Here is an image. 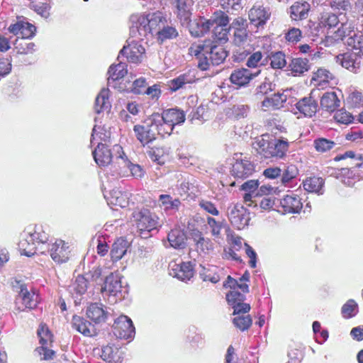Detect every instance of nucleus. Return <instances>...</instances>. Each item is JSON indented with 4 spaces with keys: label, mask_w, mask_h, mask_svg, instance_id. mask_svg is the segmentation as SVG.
I'll use <instances>...</instances> for the list:
<instances>
[{
    "label": "nucleus",
    "mask_w": 363,
    "mask_h": 363,
    "mask_svg": "<svg viewBox=\"0 0 363 363\" xmlns=\"http://www.w3.org/2000/svg\"><path fill=\"white\" fill-rule=\"evenodd\" d=\"M320 103L322 109L329 113L335 111L340 105V101L334 91L325 93Z\"/></svg>",
    "instance_id": "obj_29"
},
{
    "label": "nucleus",
    "mask_w": 363,
    "mask_h": 363,
    "mask_svg": "<svg viewBox=\"0 0 363 363\" xmlns=\"http://www.w3.org/2000/svg\"><path fill=\"white\" fill-rule=\"evenodd\" d=\"M230 28L233 29V42L236 46H242L247 42L248 38L247 25L246 20L242 18H235Z\"/></svg>",
    "instance_id": "obj_18"
},
{
    "label": "nucleus",
    "mask_w": 363,
    "mask_h": 363,
    "mask_svg": "<svg viewBox=\"0 0 363 363\" xmlns=\"http://www.w3.org/2000/svg\"><path fill=\"white\" fill-rule=\"evenodd\" d=\"M302 38V32L299 28H291L285 35L286 40L292 43H296Z\"/></svg>",
    "instance_id": "obj_63"
},
{
    "label": "nucleus",
    "mask_w": 363,
    "mask_h": 363,
    "mask_svg": "<svg viewBox=\"0 0 363 363\" xmlns=\"http://www.w3.org/2000/svg\"><path fill=\"white\" fill-rule=\"evenodd\" d=\"M257 73L253 74L246 68H238L233 71L230 80L232 84L238 87L245 86L256 77Z\"/></svg>",
    "instance_id": "obj_21"
},
{
    "label": "nucleus",
    "mask_w": 363,
    "mask_h": 363,
    "mask_svg": "<svg viewBox=\"0 0 363 363\" xmlns=\"http://www.w3.org/2000/svg\"><path fill=\"white\" fill-rule=\"evenodd\" d=\"M225 298L228 304L232 307L236 303L244 301L245 300V296L238 290H230L226 294Z\"/></svg>",
    "instance_id": "obj_51"
},
{
    "label": "nucleus",
    "mask_w": 363,
    "mask_h": 363,
    "mask_svg": "<svg viewBox=\"0 0 363 363\" xmlns=\"http://www.w3.org/2000/svg\"><path fill=\"white\" fill-rule=\"evenodd\" d=\"M190 13L189 12L183 11V18L188 21L189 30L192 36L199 37L209 31L212 23L211 21H204L200 18L199 20L191 21L189 19Z\"/></svg>",
    "instance_id": "obj_15"
},
{
    "label": "nucleus",
    "mask_w": 363,
    "mask_h": 363,
    "mask_svg": "<svg viewBox=\"0 0 363 363\" xmlns=\"http://www.w3.org/2000/svg\"><path fill=\"white\" fill-rule=\"evenodd\" d=\"M324 185V180L321 177H311L303 182V189L311 193H319Z\"/></svg>",
    "instance_id": "obj_38"
},
{
    "label": "nucleus",
    "mask_w": 363,
    "mask_h": 363,
    "mask_svg": "<svg viewBox=\"0 0 363 363\" xmlns=\"http://www.w3.org/2000/svg\"><path fill=\"white\" fill-rule=\"evenodd\" d=\"M180 204L181 202L179 199H173L169 194H161L159 196L158 206L164 211L174 209L178 210Z\"/></svg>",
    "instance_id": "obj_36"
},
{
    "label": "nucleus",
    "mask_w": 363,
    "mask_h": 363,
    "mask_svg": "<svg viewBox=\"0 0 363 363\" xmlns=\"http://www.w3.org/2000/svg\"><path fill=\"white\" fill-rule=\"evenodd\" d=\"M88 289V277L79 275L71 286V291L77 296H82L85 294Z\"/></svg>",
    "instance_id": "obj_41"
},
{
    "label": "nucleus",
    "mask_w": 363,
    "mask_h": 363,
    "mask_svg": "<svg viewBox=\"0 0 363 363\" xmlns=\"http://www.w3.org/2000/svg\"><path fill=\"white\" fill-rule=\"evenodd\" d=\"M189 54L199 59L198 67L201 70H208L210 64H221L228 56L223 45H213L211 40H205L202 44L193 43L189 49Z\"/></svg>",
    "instance_id": "obj_2"
},
{
    "label": "nucleus",
    "mask_w": 363,
    "mask_h": 363,
    "mask_svg": "<svg viewBox=\"0 0 363 363\" xmlns=\"http://www.w3.org/2000/svg\"><path fill=\"white\" fill-rule=\"evenodd\" d=\"M313 145L317 152L323 154L333 150L335 147L336 143L332 140L320 137L313 140Z\"/></svg>",
    "instance_id": "obj_40"
},
{
    "label": "nucleus",
    "mask_w": 363,
    "mask_h": 363,
    "mask_svg": "<svg viewBox=\"0 0 363 363\" xmlns=\"http://www.w3.org/2000/svg\"><path fill=\"white\" fill-rule=\"evenodd\" d=\"M128 247V242L123 239H118L112 245L111 250V259L113 261H118L121 259L126 253Z\"/></svg>",
    "instance_id": "obj_35"
},
{
    "label": "nucleus",
    "mask_w": 363,
    "mask_h": 363,
    "mask_svg": "<svg viewBox=\"0 0 363 363\" xmlns=\"http://www.w3.org/2000/svg\"><path fill=\"white\" fill-rule=\"evenodd\" d=\"M298 174V169L297 167L294 164H288L285 167L281 172V182L284 185L287 184L294 179H295Z\"/></svg>",
    "instance_id": "obj_43"
},
{
    "label": "nucleus",
    "mask_w": 363,
    "mask_h": 363,
    "mask_svg": "<svg viewBox=\"0 0 363 363\" xmlns=\"http://www.w3.org/2000/svg\"><path fill=\"white\" fill-rule=\"evenodd\" d=\"M49 253L54 262L62 264L67 262L70 257L69 246L62 240L51 243Z\"/></svg>",
    "instance_id": "obj_12"
},
{
    "label": "nucleus",
    "mask_w": 363,
    "mask_h": 363,
    "mask_svg": "<svg viewBox=\"0 0 363 363\" xmlns=\"http://www.w3.org/2000/svg\"><path fill=\"white\" fill-rule=\"evenodd\" d=\"M114 152V157L116 158V162L118 166V169H116L118 172V174L121 175L122 174H125L126 172V169H128V167L130 165L131 162L128 159L127 156L125 155L123 148L121 146L118 145H116L113 147V150Z\"/></svg>",
    "instance_id": "obj_30"
},
{
    "label": "nucleus",
    "mask_w": 363,
    "mask_h": 363,
    "mask_svg": "<svg viewBox=\"0 0 363 363\" xmlns=\"http://www.w3.org/2000/svg\"><path fill=\"white\" fill-rule=\"evenodd\" d=\"M229 28L227 26H215L213 28L214 38L219 42L225 43L228 40Z\"/></svg>",
    "instance_id": "obj_57"
},
{
    "label": "nucleus",
    "mask_w": 363,
    "mask_h": 363,
    "mask_svg": "<svg viewBox=\"0 0 363 363\" xmlns=\"http://www.w3.org/2000/svg\"><path fill=\"white\" fill-rule=\"evenodd\" d=\"M38 336L42 345H49L52 342V335L48 328L45 324H41L38 329Z\"/></svg>",
    "instance_id": "obj_47"
},
{
    "label": "nucleus",
    "mask_w": 363,
    "mask_h": 363,
    "mask_svg": "<svg viewBox=\"0 0 363 363\" xmlns=\"http://www.w3.org/2000/svg\"><path fill=\"white\" fill-rule=\"evenodd\" d=\"M234 325L241 331L248 330L252 324V319L249 314L237 315L233 319Z\"/></svg>",
    "instance_id": "obj_44"
},
{
    "label": "nucleus",
    "mask_w": 363,
    "mask_h": 363,
    "mask_svg": "<svg viewBox=\"0 0 363 363\" xmlns=\"http://www.w3.org/2000/svg\"><path fill=\"white\" fill-rule=\"evenodd\" d=\"M357 312L358 306L353 299L348 300L341 308L342 315L346 319L354 317Z\"/></svg>",
    "instance_id": "obj_45"
},
{
    "label": "nucleus",
    "mask_w": 363,
    "mask_h": 363,
    "mask_svg": "<svg viewBox=\"0 0 363 363\" xmlns=\"http://www.w3.org/2000/svg\"><path fill=\"white\" fill-rule=\"evenodd\" d=\"M122 352L117 347L113 345H106L102 348L101 358L108 362L118 363L121 359Z\"/></svg>",
    "instance_id": "obj_33"
},
{
    "label": "nucleus",
    "mask_w": 363,
    "mask_h": 363,
    "mask_svg": "<svg viewBox=\"0 0 363 363\" xmlns=\"http://www.w3.org/2000/svg\"><path fill=\"white\" fill-rule=\"evenodd\" d=\"M363 156L359 155L358 162L351 167L339 169L335 172V177L348 186H353L357 182L363 179Z\"/></svg>",
    "instance_id": "obj_5"
},
{
    "label": "nucleus",
    "mask_w": 363,
    "mask_h": 363,
    "mask_svg": "<svg viewBox=\"0 0 363 363\" xmlns=\"http://www.w3.org/2000/svg\"><path fill=\"white\" fill-rule=\"evenodd\" d=\"M35 45L33 43H27L23 41L19 43H16V49L17 53L21 55H28L32 54L35 51Z\"/></svg>",
    "instance_id": "obj_60"
},
{
    "label": "nucleus",
    "mask_w": 363,
    "mask_h": 363,
    "mask_svg": "<svg viewBox=\"0 0 363 363\" xmlns=\"http://www.w3.org/2000/svg\"><path fill=\"white\" fill-rule=\"evenodd\" d=\"M72 327L80 333L87 337H92L96 335L94 326L83 318L74 315L72 320Z\"/></svg>",
    "instance_id": "obj_25"
},
{
    "label": "nucleus",
    "mask_w": 363,
    "mask_h": 363,
    "mask_svg": "<svg viewBox=\"0 0 363 363\" xmlns=\"http://www.w3.org/2000/svg\"><path fill=\"white\" fill-rule=\"evenodd\" d=\"M330 6L335 11H346L351 8L349 0H330Z\"/></svg>",
    "instance_id": "obj_62"
},
{
    "label": "nucleus",
    "mask_w": 363,
    "mask_h": 363,
    "mask_svg": "<svg viewBox=\"0 0 363 363\" xmlns=\"http://www.w3.org/2000/svg\"><path fill=\"white\" fill-rule=\"evenodd\" d=\"M34 237L35 235L30 228L21 233L18 246L21 255L30 257L35 254L36 244Z\"/></svg>",
    "instance_id": "obj_13"
},
{
    "label": "nucleus",
    "mask_w": 363,
    "mask_h": 363,
    "mask_svg": "<svg viewBox=\"0 0 363 363\" xmlns=\"http://www.w3.org/2000/svg\"><path fill=\"white\" fill-rule=\"evenodd\" d=\"M255 145L257 154L264 159H284L289 149V142L287 139L275 138L269 134H264L257 138Z\"/></svg>",
    "instance_id": "obj_3"
},
{
    "label": "nucleus",
    "mask_w": 363,
    "mask_h": 363,
    "mask_svg": "<svg viewBox=\"0 0 363 363\" xmlns=\"http://www.w3.org/2000/svg\"><path fill=\"white\" fill-rule=\"evenodd\" d=\"M17 301H20L23 305V307L18 306L20 311L25 308L33 309L37 306L38 295L33 291H28L26 288L21 287Z\"/></svg>",
    "instance_id": "obj_23"
},
{
    "label": "nucleus",
    "mask_w": 363,
    "mask_h": 363,
    "mask_svg": "<svg viewBox=\"0 0 363 363\" xmlns=\"http://www.w3.org/2000/svg\"><path fill=\"white\" fill-rule=\"evenodd\" d=\"M182 272V258L178 257L169 264V274L177 278L179 280L181 279L180 273Z\"/></svg>",
    "instance_id": "obj_53"
},
{
    "label": "nucleus",
    "mask_w": 363,
    "mask_h": 363,
    "mask_svg": "<svg viewBox=\"0 0 363 363\" xmlns=\"http://www.w3.org/2000/svg\"><path fill=\"white\" fill-rule=\"evenodd\" d=\"M287 100L286 95L281 93L267 96L262 101V107L264 111L279 109L284 106Z\"/></svg>",
    "instance_id": "obj_26"
},
{
    "label": "nucleus",
    "mask_w": 363,
    "mask_h": 363,
    "mask_svg": "<svg viewBox=\"0 0 363 363\" xmlns=\"http://www.w3.org/2000/svg\"><path fill=\"white\" fill-rule=\"evenodd\" d=\"M127 65L125 63L119 62L117 65H112L108 71V84H111V81H116L123 78L128 72Z\"/></svg>",
    "instance_id": "obj_37"
},
{
    "label": "nucleus",
    "mask_w": 363,
    "mask_h": 363,
    "mask_svg": "<svg viewBox=\"0 0 363 363\" xmlns=\"http://www.w3.org/2000/svg\"><path fill=\"white\" fill-rule=\"evenodd\" d=\"M150 158L158 164H163L165 162L164 152L162 148L154 147L148 151Z\"/></svg>",
    "instance_id": "obj_55"
},
{
    "label": "nucleus",
    "mask_w": 363,
    "mask_h": 363,
    "mask_svg": "<svg viewBox=\"0 0 363 363\" xmlns=\"http://www.w3.org/2000/svg\"><path fill=\"white\" fill-rule=\"evenodd\" d=\"M295 107L298 113L307 118H312L318 110V102L312 96V92L308 96H305L298 100L295 104Z\"/></svg>",
    "instance_id": "obj_14"
},
{
    "label": "nucleus",
    "mask_w": 363,
    "mask_h": 363,
    "mask_svg": "<svg viewBox=\"0 0 363 363\" xmlns=\"http://www.w3.org/2000/svg\"><path fill=\"white\" fill-rule=\"evenodd\" d=\"M110 138V133L101 126L94 125L91 134V142L94 143V140H96L98 138L102 143V142H106V140Z\"/></svg>",
    "instance_id": "obj_52"
},
{
    "label": "nucleus",
    "mask_w": 363,
    "mask_h": 363,
    "mask_svg": "<svg viewBox=\"0 0 363 363\" xmlns=\"http://www.w3.org/2000/svg\"><path fill=\"white\" fill-rule=\"evenodd\" d=\"M335 77L329 70L323 68H319L313 73L311 81L314 85L320 89H325L330 86L332 81Z\"/></svg>",
    "instance_id": "obj_24"
},
{
    "label": "nucleus",
    "mask_w": 363,
    "mask_h": 363,
    "mask_svg": "<svg viewBox=\"0 0 363 363\" xmlns=\"http://www.w3.org/2000/svg\"><path fill=\"white\" fill-rule=\"evenodd\" d=\"M93 156L99 166L105 167L111 162L114 152H111L104 144L98 143L97 147L93 152Z\"/></svg>",
    "instance_id": "obj_22"
},
{
    "label": "nucleus",
    "mask_w": 363,
    "mask_h": 363,
    "mask_svg": "<svg viewBox=\"0 0 363 363\" xmlns=\"http://www.w3.org/2000/svg\"><path fill=\"white\" fill-rule=\"evenodd\" d=\"M121 277L118 274L111 273L106 277L104 286L101 287V292L113 297L121 299L124 297L123 294V286Z\"/></svg>",
    "instance_id": "obj_10"
},
{
    "label": "nucleus",
    "mask_w": 363,
    "mask_h": 363,
    "mask_svg": "<svg viewBox=\"0 0 363 363\" xmlns=\"http://www.w3.org/2000/svg\"><path fill=\"white\" fill-rule=\"evenodd\" d=\"M223 287L225 289H230V290L241 289L243 293L249 292V286L246 283H240L238 280L233 279L231 276L228 275L226 280L223 283Z\"/></svg>",
    "instance_id": "obj_46"
},
{
    "label": "nucleus",
    "mask_w": 363,
    "mask_h": 363,
    "mask_svg": "<svg viewBox=\"0 0 363 363\" xmlns=\"http://www.w3.org/2000/svg\"><path fill=\"white\" fill-rule=\"evenodd\" d=\"M354 32V26L352 23L346 21L334 33L333 38L335 40H343L347 36H350Z\"/></svg>",
    "instance_id": "obj_42"
},
{
    "label": "nucleus",
    "mask_w": 363,
    "mask_h": 363,
    "mask_svg": "<svg viewBox=\"0 0 363 363\" xmlns=\"http://www.w3.org/2000/svg\"><path fill=\"white\" fill-rule=\"evenodd\" d=\"M251 54L250 49L246 50L241 46H237V48L233 51V58L235 62H242L248 55Z\"/></svg>",
    "instance_id": "obj_64"
},
{
    "label": "nucleus",
    "mask_w": 363,
    "mask_h": 363,
    "mask_svg": "<svg viewBox=\"0 0 363 363\" xmlns=\"http://www.w3.org/2000/svg\"><path fill=\"white\" fill-rule=\"evenodd\" d=\"M179 127L176 125H167L163 122L158 124H155V130L158 134L164 135L165 134L170 135L176 130V133H179V130H177Z\"/></svg>",
    "instance_id": "obj_61"
},
{
    "label": "nucleus",
    "mask_w": 363,
    "mask_h": 363,
    "mask_svg": "<svg viewBox=\"0 0 363 363\" xmlns=\"http://www.w3.org/2000/svg\"><path fill=\"white\" fill-rule=\"evenodd\" d=\"M146 80L144 77L135 79L132 84L130 91L135 94H142L146 90Z\"/></svg>",
    "instance_id": "obj_59"
},
{
    "label": "nucleus",
    "mask_w": 363,
    "mask_h": 363,
    "mask_svg": "<svg viewBox=\"0 0 363 363\" xmlns=\"http://www.w3.org/2000/svg\"><path fill=\"white\" fill-rule=\"evenodd\" d=\"M153 123L163 122L167 125L180 126L182 123V112L177 108H169L164 111L162 116L159 113L152 114Z\"/></svg>",
    "instance_id": "obj_17"
},
{
    "label": "nucleus",
    "mask_w": 363,
    "mask_h": 363,
    "mask_svg": "<svg viewBox=\"0 0 363 363\" xmlns=\"http://www.w3.org/2000/svg\"><path fill=\"white\" fill-rule=\"evenodd\" d=\"M255 172V166L242 153H235L230 167V174L236 179L244 180Z\"/></svg>",
    "instance_id": "obj_4"
},
{
    "label": "nucleus",
    "mask_w": 363,
    "mask_h": 363,
    "mask_svg": "<svg viewBox=\"0 0 363 363\" xmlns=\"http://www.w3.org/2000/svg\"><path fill=\"white\" fill-rule=\"evenodd\" d=\"M228 219L235 228L243 229L250 221L248 210L242 205L236 204L230 209Z\"/></svg>",
    "instance_id": "obj_11"
},
{
    "label": "nucleus",
    "mask_w": 363,
    "mask_h": 363,
    "mask_svg": "<svg viewBox=\"0 0 363 363\" xmlns=\"http://www.w3.org/2000/svg\"><path fill=\"white\" fill-rule=\"evenodd\" d=\"M127 43L121 50L118 58L122 55L125 56L129 62L135 64L141 62L145 55V48L140 42L134 40H128Z\"/></svg>",
    "instance_id": "obj_6"
},
{
    "label": "nucleus",
    "mask_w": 363,
    "mask_h": 363,
    "mask_svg": "<svg viewBox=\"0 0 363 363\" xmlns=\"http://www.w3.org/2000/svg\"><path fill=\"white\" fill-rule=\"evenodd\" d=\"M134 218L137 228L140 231H151L159 225L158 218L147 209H143L135 213Z\"/></svg>",
    "instance_id": "obj_8"
},
{
    "label": "nucleus",
    "mask_w": 363,
    "mask_h": 363,
    "mask_svg": "<svg viewBox=\"0 0 363 363\" xmlns=\"http://www.w3.org/2000/svg\"><path fill=\"white\" fill-rule=\"evenodd\" d=\"M337 61L340 65L353 72H357L359 69V62H357L356 57L350 53H344L337 56Z\"/></svg>",
    "instance_id": "obj_34"
},
{
    "label": "nucleus",
    "mask_w": 363,
    "mask_h": 363,
    "mask_svg": "<svg viewBox=\"0 0 363 363\" xmlns=\"http://www.w3.org/2000/svg\"><path fill=\"white\" fill-rule=\"evenodd\" d=\"M113 327L115 335L121 339L128 340L135 335V327L131 319L126 315L118 317L114 321Z\"/></svg>",
    "instance_id": "obj_9"
},
{
    "label": "nucleus",
    "mask_w": 363,
    "mask_h": 363,
    "mask_svg": "<svg viewBox=\"0 0 363 363\" xmlns=\"http://www.w3.org/2000/svg\"><path fill=\"white\" fill-rule=\"evenodd\" d=\"M270 65L274 69H281L286 64L285 55L282 52H277L272 55Z\"/></svg>",
    "instance_id": "obj_56"
},
{
    "label": "nucleus",
    "mask_w": 363,
    "mask_h": 363,
    "mask_svg": "<svg viewBox=\"0 0 363 363\" xmlns=\"http://www.w3.org/2000/svg\"><path fill=\"white\" fill-rule=\"evenodd\" d=\"M293 76H299L309 69L308 60L303 58H294L289 64Z\"/></svg>",
    "instance_id": "obj_39"
},
{
    "label": "nucleus",
    "mask_w": 363,
    "mask_h": 363,
    "mask_svg": "<svg viewBox=\"0 0 363 363\" xmlns=\"http://www.w3.org/2000/svg\"><path fill=\"white\" fill-rule=\"evenodd\" d=\"M311 6L307 2H295L290 7V17L294 21H301L308 17Z\"/></svg>",
    "instance_id": "obj_31"
},
{
    "label": "nucleus",
    "mask_w": 363,
    "mask_h": 363,
    "mask_svg": "<svg viewBox=\"0 0 363 363\" xmlns=\"http://www.w3.org/2000/svg\"><path fill=\"white\" fill-rule=\"evenodd\" d=\"M301 198L296 194H287L280 201L284 211L287 213H297L303 208Z\"/></svg>",
    "instance_id": "obj_20"
},
{
    "label": "nucleus",
    "mask_w": 363,
    "mask_h": 363,
    "mask_svg": "<svg viewBox=\"0 0 363 363\" xmlns=\"http://www.w3.org/2000/svg\"><path fill=\"white\" fill-rule=\"evenodd\" d=\"M333 118L337 123L345 125L352 123L354 120L353 116L344 109L336 111Z\"/></svg>",
    "instance_id": "obj_54"
},
{
    "label": "nucleus",
    "mask_w": 363,
    "mask_h": 363,
    "mask_svg": "<svg viewBox=\"0 0 363 363\" xmlns=\"http://www.w3.org/2000/svg\"><path fill=\"white\" fill-rule=\"evenodd\" d=\"M87 317L96 323L104 322L107 318V312L101 303L90 304L86 309Z\"/></svg>",
    "instance_id": "obj_28"
},
{
    "label": "nucleus",
    "mask_w": 363,
    "mask_h": 363,
    "mask_svg": "<svg viewBox=\"0 0 363 363\" xmlns=\"http://www.w3.org/2000/svg\"><path fill=\"white\" fill-rule=\"evenodd\" d=\"M108 96V89H102L95 100L94 109L97 113L105 111L108 112L110 110L111 105Z\"/></svg>",
    "instance_id": "obj_32"
},
{
    "label": "nucleus",
    "mask_w": 363,
    "mask_h": 363,
    "mask_svg": "<svg viewBox=\"0 0 363 363\" xmlns=\"http://www.w3.org/2000/svg\"><path fill=\"white\" fill-rule=\"evenodd\" d=\"M10 33L22 39L32 38L35 35V27L23 20H18L16 23L9 27Z\"/></svg>",
    "instance_id": "obj_19"
},
{
    "label": "nucleus",
    "mask_w": 363,
    "mask_h": 363,
    "mask_svg": "<svg viewBox=\"0 0 363 363\" xmlns=\"http://www.w3.org/2000/svg\"><path fill=\"white\" fill-rule=\"evenodd\" d=\"M347 45L354 50H359L363 53V33H354L352 36L347 38Z\"/></svg>",
    "instance_id": "obj_49"
},
{
    "label": "nucleus",
    "mask_w": 363,
    "mask_h": 363,
    "mask_svg": "<svg viewBox=\"0 0 363 363\" xmlns=\"http://www.w3.org/2000/svg\"><path fill=\"white\" fill-rule=\"evenodd\" d=\"M250 23L259 28L266 24L271 17V11L269 7H264L261 5L253 6L248 13Z\"/></svg>",
    "instance_id": "obj_16"
},
{
    "label": "nucleus",
    "mask_w": 363,
    "mask_h": 363,
    "mask_svg": "<svg viewBox=\"0 0 363 363\" xmlns=\"http://www.w3.org/2000/svg\"><path fill=\"white\" fill-rule=\"evenodd\" d=\"M130 194L128 191H121L119 189H113L109 193L107 202L109 205L125 208L129 204Z\"/></svg>",
    "instance_id": "obj_27"
},
{
    "label": "nucleus",
    "mask_w": 363,
    "mask_h": 363,
    "mask_svg": "<svg viewBox=\"0 0 363 363\" xmlns=\"http://www.w3.org/2000/svg\"><path fill=\"white\" fill-rule=\"evenodd\" d=\"M211 23L212 26L216 24V26H227L229 23V18L224 12L216 11L214 13Z\"/></svg>",
    "instance_id": "obj_58"
},
{
    "label": "nucleus",
    "mask_w": 363,
    "mask_h": 363,
    "mask_svg": "<svg viewBox=\"0 0 363 363\" xmlns=\"http://www.w3.org/2000/svg\"><path fill=\"white\" fill-rule=\"evenodd\" d=\"M166 24H163V26L157 34V39L162 42L166 39L176 37L178 35L177 30L174 27L167 26Z\"/></svg>",
    "instance_id": "obj_48"
},
{
    "label": "nucleus",
    "mask_w": 363,
    "mask_h": 363,
    "mask_svg": "<svg viewBox=\"0 0 363 363\" xmlns=\"http://www.w3.org/2000/svg\"><path fill=\"white\" fill-rule=\"evenodd\" d=\"M167 240L171 247L179 249L182 245V230L179 228L172 230L168 234Z\"/></svg>",
    "instance_id": "obj_50"
},
{
    "label": "nucleus",
    "mask_w": 363,
    "mask_h": 363,
    "mask_svg": "<svg viewBox=\"0 0 363 363\" xmlns=\"http://www.w3.org/2000/svg\"><path fill=\"white\" fill-rule=\"evenodd\" d=\"M155 124L152 121V115L143 124L135 125L133 131L136 138L145 146L156 138Z\"/></svg>",
    "instance_id": "obj_7"
},
{
    "label": "nucleus",
    "mask_w": 363,
    "mask_h": 363,
    "mask_svg": "<svg viewBox=\"0 0 363 363\" xmlns=\"http://www.w3.org/2000/svg\"><path fill=\"white\" fill-rule=\"evenodd\" d=\"M130 35L133 38L143 39L149 35H157L163 24L167 23V20L162 13L156 11L147 14H133L130 17Z\"/></svg>",
    "instance_id": "obj_1"
}]
</instances>
